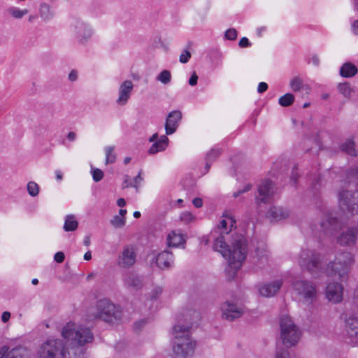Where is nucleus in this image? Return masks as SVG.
<instances>
[{
    "mask_svg": "<svg viewBox=\"0 0 358 358\" xmlns=\"http://www.w3.org/2000/svg\"><path fill=\"white\" fill-rule=\"evenodd\" d=\"M78 222L73 215H69L65 218L64 230L65 231H73L77 229Z\"/></svg>",
    "mask_w": 358,
    "mask_h": 358,
    "instance_id": "nucleus-29",
    "label": "nucleus"
},
{
    "mask_svg": "<svg viewBox=\"0 0 358 358\" xmlns=\"http://www.w3.org/2000/svg\"><path fill=\"white\" fill-rule=\"evenodd\" d=\"M341 150L351 156H356L357 151L355 148V143L352 140L348 139L345 142L341 144Z\"/></svg>",
    "mask_w": 358,
    "mask_h": 358,
    "instance_id": "nucleus-30",
    "label": "nucleus"
},
{
    "mask_svg": "<svg viewBox=\"0 0 358 358\" xmlns=\"http://www.w3.org/2000/svg\"><path fill=\"white\" fill-rule=\"evenodd\" d=\"M290 87L294 92H298L304 87L301 79L298 77H295L290 82Z\"/></svg>",
    "mask_w": 358,
    "mask_h": 358,
    "instance_id": "nucleus-39",
    "label": "nucleus"
},
{
    "mask_svg": "<svg viewBox=\"0 0 358 358\" xmlns=\"http://www.w3.org/2000/svg\"><path fill=\"white\" fill-rule=\"evenodd\" d=\"M39 13L41 17L45 22L50 20L55 15V13L50 6L45 3L41 4Z\"/></svg>",
    "mask_w": 358,
    "mask_h": 358,
    "instance_id": "nucleus-27",
    "label": "nucleus"
},
{
    "mask_svg": "<svg viewBox=\"0 0 358 358\" xmlns=\"http://www.w3.org/2000/svg\"><path fill=\"white\" fill-rule=\"evenodd\" d=\"M163 289L160 287H155L151 293V299L156 300L162 293Z\"/></svg>",
    "mask_w": 358,
    "mask_h": 358,
    "instance_id": "nucleus-47",
    "label": "nucleus"
},
{
    "mask_svg": "<svg viewBox=\"0 0 358 358\" xmlns=\"http://www.w3.org/2000/svg\"><path fill=\"white\" fill-rule=\"evenodd\" d=\"M221 310L222 318L229 321L241 317L244 313L241 306L229 301H226L221 305Z\"/></svg>",
    "mask_w": 358,
    "mask_h": 358,
    "instance_id": "nucleus-13",
    "label": "nucleus"
},
{
    "mask_svg": "<svg viewBox=\"0 0 358 358\" xmlns=\"http://www.w3.org/2000/svg\"><path fill=\"white\" fill-rule=\"evenodd\" d=\"M193 205L196 208H201L203 206V201L201 198H194L192 201Z\"/></svg>",
    "mask_w": 358,
    "mask_h": 358,
    "instance_id": "nucleus-55",
    "label": "nucleus"
},
{
    "mask_svg": "<svg viewBox=\"0 0 358 358\" xmlns=\"http://www.w3.org/2000/svg\"><path fill=\"white\" fill-rule=\"evenodd\" d=\"M180 220L185 223H189L194 220V215L189 212H185L181 214Z\"/></svg>",
    "mask_w": 358,
    "mask_h": 358,
    "instance_id": "nucleus-45",
    "label": "nucleus"
},
{
    "mask_svg": "<svg viewBox=\"0 0 358 358\" xmlns=\"http://www.w3.org/2000/svg\"><path fill=\"white\" fill-rule=\"evenodd\" d=\"M122 312L120 306H115L107 299L99 300L96 304L95 317L108 323H114L121 320Z\"/></svg>",
    "mask_w": 358,
    "mask_h": 358,
    "instance_id": "nucleus-7",
    "label": "nucleus"
},
{
    "mask_svg": "<svg viewBox=\"0 0 358 358\" xmlns=\"http://www.w3.org/2000/svg\"><path fill=\"white\" fill-rule=\"evenodd\" d=\"M8 13L15 19H22L25 15L28 13V10H20L17 7H10L8 9Z\"/></svg>",
    "mask_w": 358,
    "mask_h": 358,
    "instance_id": "nucleus-31",
    "label": "nucleus"
},
{
    "mask_svg": "<svg viewBox=\"0 0 358 358\" xmlns=\"http://www.w3.org/2000/svg\"><path fill=\"white\" fill-rule=\"evenodd\" d=\"M338 89L340 93H341L344 96L347 98L350 97L351 94L352 92V89L350 86L349 83H340L338 85Z\"/></svg>",
    "mask_w": 358,
    "mask_h": 358,
    "instance_id": "nucleus-33",
    "label": "nucleus"
},
{
    "mask_svg": "<svg viewBox=\"0 0 358 358\" xmlns=\"http://www.w3.org/2000/svg\"><path fill=\"white\" fill-rule=\"evenodd\" d=\"M357 72V67L350 62L343 64L340 69V75L344 78L352 77L355 76Z\"/></svg>",
    "mask_w": 358,
    "mask_h": 358,
    "instance_id": "nucleus-26",
    "label": "nucleus"
},
{
    "mask_svg": "<svg viewBox=\"0 0 358 358\" xmlns=\"http://www.w3.org/2000/svg\"><path fill=\"white\" fill-rule=\"evenodd\" d=\"M10 317V313L9 312L5 311L1 315V320L3 322H6L9 320Z\"/></svg>",
    "mask_w": 358,
    "mask_h": 358,
    "instance_id": "nucleus-57",
    "label": "nucleus"
},
{
    "mask_svg": "<svg viewBox=\"0 0 358 358\" xmlns=\"http://www.w3.org/2000/svg\"><path fill=\"white\" fill-rule=\"evenodd\" d=\"M136 254L135 248L133 245H127L124 248L123 251L119 257L118 263L124 268L131 266L136 262Z\"/></svg>",
    "mask_w": 358,
    "mask_h": 358,
    "instance_id": "nucleus-17",
    "label": "nucleus"
},
{
    "mask_svg": "<svg viewBox=\"0 0 358 358\" xmlns=\"http://www.w3.org/2000/svg\"><path fill=\"white\" fill-rule=\"evenodd\" d=\"M69 79L70 81H76L78 79V71L72 70L69 74Z\"/></svg>",
    "mask_w": 358,
    "mask_h": 358,
    "instance_id": "nucleus-53",
    "label": "nucleus"
},
{
    "mask_svg": "<svg viewBox=\"0 0 358 358\" xmlns=\"http://www.w3.org/2000/svg\"><path fill=\"white\" fill-rule=\"evenodd\" d=\"M27 189L29 194L31 196H37L40 189L38 185L33 181H30L27 183Z\"/></svg>",
    "mask_w": 358,
    "mask_h": 358,
    "instance_id": "nucleus-36",
    "label": "nucleus"
},
{
    "mask_svg": "<svg viewBox=\"0 0 358 358\" xmlns=\"http://www.w3.org/2000/svg\"><path fill=\"white\" fill-rule=\"evenodd\" d=\"M198 76L196 72H193L191 77L189 79V85L191 86H195L197 84Z\"/></svg>",
    "mask_w": 358,
    "mask_h": 358,
    "instance_id": "nucleus-50",
    "label": "nucleus"
},
{
    "mask_svg": "<svg viewBox=\"0 0 358 358\" xmlns=\"http://www.w3.org/2000/svg\"><path fill=\"white\" fill-rule=\"evenodd\" d=\"M251 189H252V185L247 184L243 189H240L237 192H234L233 196H234V197L236 198L238 196H240L241 194L250 191Z\"/></svg>",
    "mask_w": 358,
    "mask_h": 358,
    "instance_id": "nucleus-46",
    "label": "nucleus"
},
{
    "mask_svg": "<svg viewBox=\"0 0 358 358\" xmlns=\"http://www.w3.org/2000/svg\"><path fill=\"white\" fill-rule=\"evenodd\" d=\"M9 350V348L6 345L3 346L0 350V358H4L5 353Z\"/></svg>",
    "mask_w": 358,
    "mask_h": 358,
    "instance_id": "nucleus-59",
    "label": "nucleus"
},
{
    "mask_svg": "<svg viewBox=\"0 0 358 358\" xmlns=\"http://www.w3.org/2000/svg\"><path fill=\"white\" fill-rule=\"evenodd\" d=\"M268 89V85L267 83H264V82H261L259 85H258V88H257V91L259 93H263L264 92H266Z\"/></svg>",
    "mask_w": 358,
    "mask_h": 358,
    "instance_id": "nucleus-51",
    "label": "nucleus"
},
{
    "mask_svg": "<svg viewBox=\"0 0 358 358\" xmlns=\"http://www.w3.org/2000/svg\"><path fill=\"white\" fill-rule=\"evenodd\" d=\"M92 174L93 180L95 182L100 181L101 180H102V178L103 177V171L101 169H96V168L92 169Z\"/></svg>",
    "mask_w": 358,
    "mask_h": 358,
    "instance_id": "nucleus-42",
    "label": "nucleus"
},
{
    "mask_svg": "<svg viewBox=\"0 0 358 358\" xmlns=\"http://www.w3.org/2000/svg\"><path fill=\"white\" fill-rule=\"evenodd\" d=\"M185 241L183 236L180 234H176L173 231L168 235L167 243L169 247H178Z\"/></svg>",
    "mask_w": 358,
    "mask_h": 358,
    "instance_id": "nucleus-28",
    "label": "nucleus"
},
{
    "mask_svg": "<svg viewBox=\"0 0 358 358\" xmlns=\"http://www.w3.org/2000/svg\"><path fill=\"white\" fill-rule=\"evenodd\" d=\"M294 291L300 296V300L306 304H312L317 299L316 286L306 280H296L292 282Z\"/></svg>",
    "mask_w": 358,
    "mask_h": 358,
    "instance_id": "nucleus-9",
    "label": "nucleus"
},
{
    "mask_svg": "<svg viewBox=\"0 0 358 358\" xmlns=\"http://www.w3.org/2000/svg\"><path fill=\"white\" fill-rule=\"evenodd\" d=\"M146 323L145 320H141L140 321H138L134 324V329L136 331L141 330L143 325H144Z\"/></svg>",
    "mask_w": 358,
    "mask_h": 358,
    "instance_id": "nucleus-56",
    "label": "nucleus"
},
{
    "mask_svg": "<svg viewBox=\"0 0 358 358\" xmlns=\"http://www.w3.org/2000/svg\"><path fill=\"white\" fill-rule=\"evenodd\" d=\"M238 45L241 48H247V47H250L251 45V43H250L248 38L243 37L240 40Z\"/></svg>",
    "mask_w": 358,
    "mask_h": 358,
    "instance_id": "nucleus-49",
    "label": "nucleus"
},
{
    "mask_svg": "<svg viewBox=\"0 0 358 358\" xmlns=\"http://www.w3.org/2000/svg\"><path fill=\"white\" fill-rule=\"evenodd\" d=\"M157 266L161 269H169L173 264V255L169 250H164L155 257Z\"/></svg>",
    "mask_w": 358,
    "mask_h": 358,
    "instance_id": "nucleus-21",
    "label": "nucleus"
},
{
    "mask_svg": "<svg viewBox=\"0 0 358 358\" xmlns=\"http://www.w3.org/2000/svg\"><path fill=\"white\" fill-rule=\"evenodd\" d=\"M310 61L316 66H318L320 64V59H319L318 56L316 55H313L311 56Z\"/></svg>",
    "mask_w": 358,
    "mask_h": 358,
    "instance_id": "nucleus-58",
    "label": "nucleus"
},
{
    "mask_svg": "<svg viewBox=\"0 0 358 358\" xmlns=\"http://www.w3.org/2000/svg\"><path fill=\"white\" fill-rule=\"evenodd\" d=\"M222 153L220 148H213L206 154V160L214 162Z\"/></svg>",
    "mask_w": 358,
    "mask_h": 358,
    "instance_id": "nucleus-38",
    "label": "nucleus"
},
{
    "mask_svg": "<svg viewBox=\"0 0 358 358\" xmlns=\"http://www.w3.org/2000/svg\"><path fill=\"white\" fill-rule=\"evenodd\" d=\"M134 85L131 80L124 81L119 88V97L117 99V103L119 105H125L129 99L130 98L131 91L133 90Z\"/></svg>",
    "mask_w": 358,
    "mask_h": 358,
    "instance_id": "nucleus-20",
    "label": "nucleus"
},
{
    "mask_svg": "<svg viewBox=\"0 0 358 358\" xmlns=\"http://www.w3.org/2000/svg\"><path fill=\"white\" fill-rule=\"evenodd\" d=\"M92 259L91 252L88 251L84 255V259L89 261Z\"/></svg>",
    "mask_w": 358,
    "mask_h": 358,
    "instance_id": "nucleus-63",
    "label": "nucleus"
},
{
    "mask_svg": "<svg viewBox=\"0 0 358 358\" xmlns=\"http://www.w3.org/2000/svg\"><path fill=\"white\" fill-rule=\"evenodd\" d=\"M297 169V167L294 166L292 169V176H291V180L294 182V183H296L298 180V173L296 172V170Z\"/></svg>",
    "mask_w": 358,
    "mask_h": 358,
    "instance_id": "nucleus-54",
    "label": "nucleus"
},
{
    "mask_svg": "<svg viewBox=\"0 0 358 358\" xmlns=\"http://www.w3.org/2000/svg\"><path fill=\"white\" fill-rule=\"evenodd\" d=\"M222 217L217 225L220 234L214 238L213 248L227 259L229 266L226 271L229 278H233L246 258L248 251V242L242 234H230L232 229L236 228V221L231 212L225 211Z\"/></svg>",
    "mask_w": 358,
    "mask_h": 358,
    "instance_id": "nucleus-1",
    "label": "nucleus"
},
{
    "mask_svg": "<svg viewBox=\"0 0 358 358\" xmlns=\"http://www.w3.org/2000/svg\"><path fill=\"white\" fill-rule=\"evenodd\" d=\"M62 336L66 340L48 339L38 350L40 358H81L82 350L79 346L90 343L93 334L88 327H76L74 322L67 323L62 329Z\"/></svg>",
    "mask_w": 358,
    "mask_h": 358,
    "instance_id": "nucleus-2",
    "label": "nucleus"
},
{
    "mask_svg": "<svg viewBox=\"0 0 358 358\" xmlns=\"http://www.w3.org/2000/svg\"><path fill=\"white\" fill-rule=\"evenodd\" d=\"M67 138L69 140L73 141L76 138V134L73 131H70L67 135Z\"/></svg>",
    "mask_w": 358,
    "mask_h": 358,
    "instance_id": "nucleus-60",
    "label": "nucleus"
},
{
    "mask_svg": "<svg viewBox=\"0 0 358 358\" xmlns=\"http://www.w3.org/2000/svg\"><path fill=\"white\" fill-rule=\"evenodd\" d=\"M274 193V184L271 180H264L258 185L255 193V203L259 206L261 203H268L271 201Z\"/></svg>",
    "mask_w": 358,
    "mask_h": 358,
    "instance_id": "nucleus-10",
    "label": "nucleus"
},
{
    "mask_svg": "<svg viewBox=\"0 0 358 358\" xmlns=\"http://www.w3.org/2000/svg\"><path fill=\"white\" fill-rule=\"evenodd\" d=\"M289 211L279 206H273L266 213V217L271 222H278L287 219L289 217Z\"/></svg>",
    "mask_w": 358,
    "mask_h": 358,
    "instance_id": "nucleus-22",
    "label": "nucleus"
},
{
    "mask_svg": "<svg viewBox=\"0 0 358 358\" xmlns=\"http://www.w3.org/2000/svg\"><path fill=\"white\" fill-rule=\"evenodd\" d=\"M191 53L188 50H185L180 55L179 61L182 64H186L191 58Z\"/></svg>",
    "mask_w": 358,
    "mask_h": 358,
    "instance_id": "nucleus-43",
    "label": "nucleus"
},
{
    "mask_svg": "<svg viewBox=\"0 0 358 358\" xmlns=\"http://www.w3.org/2000/svg\"><path fill=\"white\" fill-rule=\"evenodd\" d=\"M341 223L338 219L333 213H328L324 214L322 218L318 230L324 235L332 236L341 229Z\"/></svg>",
    "mask_w": 358,
    "mask_h": 358,
    "instance_id": "nucleus-11",
    "label": "nucleus"
},
{
    "mask_svg": "<svg viewBox=\"0 0 358 358\" xmlns=\"http://www.w3.org/2000/svg\"><path fill=\"white\" fill-rule=\"evenodd\" d=\"M352 28L354 33L357 35H358V20L355 21V22L352 24Z\"/></svg>",
    "mask_w": 358,
    "mask_h": 358,
    "instance_id": "nucleus-62",
    "label": "nucleus"
},
{
    "mask_svg": "<svg viewBox=\"0 0 358 358\" xmlns=\"http://www.w3.org/2000/svg\"><path fill=\"white\" fill-rule=\"evenodd\" d=\"M124 286L131 289L138 290L143 286L142 278L134 273H128L124 278Z\"/></svg>",
    "mask_w": 358,
    "mask_h": 358,
    "instance_id": "nucleus-24",
    "label": "nucleus"
},
{
    "mask_svg": "<svg viewBox=\"0 0 358 358\" xmlns=\"http://www.w3.org/2000/svg\"><path fill=\"white\" fill-rule=\"evenodd\" d=\"M117 204L120 207H124L126 205V201L124 199L120 198L117 199Z\"/></svg>",
    "mask_w": 358,
    "mask_h": 358,
    "instance_id": "nucleus-61",
    "label": "nucleus"
},
{
    "mask_svg": "<svg viewBox=\"0 0 358 358\" xmlns=\"http://www.w3.org/2000/svg\"><path fill=\"white\" fill-rule=\"evenodd\" d=\"M343 287L341 283L334 282L329 283L326 289L327 299L334 302L338 303L343 299Z\"/></svg>",
    "mask_w": 358,
    "mask_h": 358,
    "instance_id": "nucleus-18",
    "label": "nucleus"
},
{
    "mask_svg": "<svg viewBox=\"0 0 358 358\" xmlns=\"http://www.w3.org/2000/svg\"><path fill=\"white\" fill-rule=\"evenodd\" d=\"M288 355V352L286 350H278L276 352V358H286Z\"/></svg>",
    "mask_w": 358,
    "mask_h": 358,
    "instance_id": "nucleus-52",
    "label": "nucleus"
},
{
    "mask_svg": "<svg viewBox=\"0 0 358 358\" xmlns=\"http://www.w3.org/2000/svg\"><path fill=\"white\" fill-rule=\"evenodd\" d=\"M169 138L166 135L160 136L159 139L156 141L148 150L150 155H154L158 152H162L166 150L169 145Z\"/></svg>",
    "mask_w": 358,
    "mask_h": 358,
    "instance_id": "nucleus-25",
    "label": "nucleus"
},
{
    "mask_svg": "<svg viewBox=\"0 0 358 358\" xmlns=\"http://www.w3.org/2000/svg\"><path fill=\"white\" fill-rule=\"evenodd\" d=\"M200 313L194 309L183 310L177 317V323L176 324H183L185 327H188V333L194 324H197L200 320Z\"/></svg>",
    "mask_w": 358,
    "mask_h": 358,
    "instance_id": "nucleus-14",
    "label": "nucleus"
},
{
    "mask_svg": "<svg viewBox=\"0 0 358 358\" xmlns=\"http://www.w3.org/2000/svg\"><path fill=\"white\" fill-rule=\"evenodd\" d=\"M141 173L142 170H141L138 173V174L134 178L133 182H130L129 184H127V185L124 186V188H127L129 187H133L136 189V191L138 192L139 189V186L141 182V181L143 180V178L141 177Z\"/></svg>",
    "mask_w": 358,
    "mask_h": 358,
    "instance_id": "nucleus-37",
    "label": "nucleus"
},
{
    "mask_svg": "<svg viewBox=\"0 0 358 358\" xmlns=\"http://www.w3.org/2000/svg\"><path fill=\"white\" fill-rule=\"evenodd\" d=\"M65 255L63 252H57L54 256V260L57 263H62L64 261Z\"/></svg>",
    "mask_w": 358,
    "mask_h": 358,
    "instance_id": "nucleus-48",
    "label": "nucleus"
},
{
    "mask_svg": "<svg viewBox=\"0 0 358 358\" xmlns=\"http://www.w3.org/2000/svg\"><path fill=\"white\" fill-rule=\"evenodd\" d=\"M111 224L116 228H122L125 224V218L119 215H115L110 220Z\"/></svg>",
    "mask_w": 358,
    "mask_h": 358,
    "instance_id": "nucleus-41",
    "label": "nucleus"
},
{
    "mask_svg": "<svg viewBox=\"0 0 358 358\" xmlns=\"http://www.w3.org/2000/svg\"><path fill=\"white\" fill-rule=\"evenodd\" d=\"M188 327L183 324H175L173 327V349L176 358H189L194 354L196 341L188 333Z\"/></svg>",
    "mask_w": 358,
    "mask_h": 358,
    "instance_id": "nucleus-4",
    "label": "nucleus"
},
{
    "mask_svg": "<svg viewBox=\"0 0 358 358\" xmlns=\"http://www.w3.org/2000/svg\"><path fill=\"white\" fill-rule=\"evenodd\" d=\"M282 285V282L280 280L266 283L262 285L259 288L260 294L263 296L270 297L274 296L280 289Z\"/></svg>",
    "mask_w": 358,
    "mask_h": 358,
    "instance_id": "nucleus-23",
    "label": "nucleus"
},
{
    "mask_svg": "<svg viewBox=\"0 0 358 358\" xmlns=\"http://www.w3.org/2000/svg\"><path fill=\"white\" fill-rule=\"evenodd\" d=\"M22 350V348L17 347L12 349L10 351L8 350L7 352L5 353L4 358H22V356L20 352Z\"/></svg>",
    "mask_w": 358,
    "mask_h": 358,
    "instance_id": "nucleus-40",
    "label": "nucleus"
},
{
    "mask_svg": "<svg viewBox=\"0 0 358 358\" xmlns=\"http://www.w3.org/2000/svg\"><path fill=\"white\" fill-rule=\"evenodd\" d=\"M294 101V96L292 94L287 93L280 97L278 103L281 106L287 107L291 106Z\"/></svg>",
    "mask_w": 358,
    "mask_h": 358,
    "instance_id": "nucleus-32",
    "label": "nucleus"
},
{
    "mask_svg": "<svg viewBox=\"0 0 358 358\" xmlns=\"http://www.w3.org/2000/svg\"><path fill=\"white\" fill-rule=\"evenodd\" d=\"M106 158V164H112L115 162L116 155L113 153L114 147L108 146L105 149Z\"/></svg>",
    "mask_w": 358,
    "mask_h": 358,
    "instance_id": "nucleus-35",
    "label": "nucleus"
},
{
    "mask_svg": "<svg viewBox=\"0 0 358 358\" xmlns=\"http://www.w3.org/2000/svg\"><path fill=\"white\" fill-rule=\"evenodd\" d=\"M75 38L80 44H85L93 34L90 26L82 21L78 20L71 25Z\"/></svg>",
    "mask_w": 358,
    "mask_h": 358,
    "instance_id": "nucleus-12",
    "label": "nucleus"
},
{
    "mask_svg": "<svg viewBox=\"0 0 358 358\" xmlns=\"http://www.w3.org/2000/svg\"><path fill=\"white\" fill-rule=\"evenodd\" d=\"M157 80L164 85H167L171 82V74L168 70H163L157 77Z\"/></svg>",
    "mask_w": 358,
    "mask_h": 358,
    "instance_id": "nucleus-34",
    "label": "nucleus"
},
{
    "mask_svg": "<svg viewBox=\"0 0 358 358\" xmlns=\"http://www.w3.org/2000/svg\"><path fill=\"white\" fill-rule=\"evenodd\" d=\"M280 337L287 348L292 347L299 342L301 331L290 317L282 316L280 320Z\"/></svg>",
    "mask_w": 358,
    "mask_h": 358,
    "instance_id": "nucleus-6",
    "label": "nucleus"
},
{
    "mask_svg": "<svg viewBox=\"0 0 358 358\" xmlns=\"http://www.w3.org/2000/svg\"><path fill=\"white\" fill-rule=\"evenodd\" d=\"M299 264L303 270L317 276L322 271L321 255L314 250H303L299 254Z\"/></svg>",
    "mask_w": 358,
    "mask_h": 358,
    "instance_id": "nucleus-8",
    "label": "nucleus"
},
{
    "mask_svg": "<svg viewBox=\"0 0 358 358\" xmlns=\"http://www.w3.org/2000/svg\"><path fill=\"white\" fill-rule=\"evenodd\" d=\"M345 323L348 336L358 339V315L352 313H345Z\"/></svg>",
    "mask_w": 358,
    "mask_h": 358,
    "instance_id": "nucleus-19",
    "label": "nucleus"
},
{
    "mask_svg": "<svg viewBox=\"0 0 358 358\" xmlns=\"http://www.w3.org/2000/svg\"><path fill=\"white\" fill-rule=\"evenodd\" d=\"M158 138V134L157 133H155L150 138H149V141L150 142H155L157 141V139Z\"/></svg>",
    "mask_w": 358,
    "mask_h": 358,
    "instance_id": "nucleus-64",
    "label": "nucleus"
},
{
    "mask_svg": "<svg viewBox=\"0 0 358 358\" xmlns=\"http://www.w3.org/2000/svg\"><path fill=\"white\" fill-rule=\"evenodd\" d=\"M182 120V113L180 110L170 112L166 119L165 131L166 135H171L177 130L179 122Z\"/></svg>",
    "mask_w": 358,
    "mask_h": 358,
    "instance_id": "nucleus-16",
    "label": "nucleus"
},
{
    "mask_svg": "<svg viewBox=\"0 0 358 358\" xmlns=\"http://www.w3.org/2000/svg\"><path fill=\"white\" fill-rule=\"evenodd\" d=\"M224 36L228 40H236L237 38V31L235 29H229L225 31Z\"/></svg>",
    "mask_w": 358,
    "mask_h": 358,
    "instance_id": "nucleus-44",
    "label": "nucleus"
},
{
    "mask_svg": "<svg viewBox=\"0 0 358 358\" xmlns=\"http://www.w3.org/2000/svg\"><path fill=\"white\" fill-rule=\"evenodd\" d=\"M345 185V189L338 194L340 208L344 212L358 214V201L354 196L358 192V167L347 171Z\"/></svg>",
    "mask_w": 358,
    "mask_h": 358,
    "instance_id": "nucleus-3",
    "label": "nucleus"
},
{
    "mask_svg": "<svg viewBox=\"0 0 358 358\" xmlns=\"http://www.w3.org/2000/svg\"><path fill=\"white\" fill-rule=\"evenodd\" d=\"M358 238V229L355 227H347L337 238L338 243L343 246L354 245Z\"/></svg>",
    "mask_w": 358,
    "mask_h": 358,
    "instance_id": "nucleus-15",
    "label": "nucleus"
},
{
    "mask_svg": "<svg viewBox=\"0 0 358 358\" xmlns=\"http://www.w3.org/2000/svg\"><path fill=\"white\" fill-rule=\"evenodd\" d=\"M352 262L353 257L350 252H339L336 255L334 260L328 264L325 270L326 273L328 276L337 277L341 281L345 280Z\"/></svg>",
    "mask_w": 358,
    "mask_h": 358,
    "instance_id": "nucleus-5",
    "label": "nucleus"
}]
</instances>
